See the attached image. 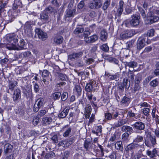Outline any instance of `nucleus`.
<instances>
[{
  "label": "nucleus",
  "instance_id": "f257e3e1",
  "mask_svg": "<svg viewBox=\"0 0 159 159\" xmlns=\"http://www.w3.org/2000/svg\"><path fill=\"white\" fill-rule=\"evenodd\" d=\"M140 16L137 14H134L131 16V19L127 20L124 22V24L127 27H134L138 25L140 23Z\"/></svg>",
  "mask_w": 159,
  "mask_h": 159
},
{
  "label": "nucleus",
  "instance_id": "f03ea898",
  "mask_svg": "<svg viewBox=\"0 0 159 159\" xmlns=\"http://www.w3.org/2000/svg\"><path fill=\"white\" fill-rule=\"evenodd\" d=\"M148 39L147 34H143L139 37L137 42V49L140 50L144 47L145 43H149V42L148 41Z\"/></svg>",
  "mask_w": 159,
  "mask_h": 159
},
{
  "label": "nucleus",
  "instance_id": "7ed1b4c3",
  "mask_svg": "<svg viewBox=\"0 0 159 159\" xmlns=\"http://www.w3.org/2000/svg\"><path fill=\"white\" fill-rule=\"evenodd\" d=\"M135 34L134 30H126L120 34V38L122 39H126L134 35Z\"/></svg>",
  "mask_w": 159,
  "mask_h": 159
},
{
  "label": "nucleus",
  "instance_id": "20e7f679",
  "mask_svg": "<svg viewBox=\"0 0 159 159\" xmlns=\"http://www.w3.org/2000/svg\"><path fill=\"white\" fill-rule=\"evenodd\" d=\"M102 6L101 2L99 0H93L89 3V7L92 9H96L100 8Z\"/></svg>",
  "mask_w": 159,
  "mask_h": 159
},
{
  "label": "nucleus",
  "instance_id": "39448f33",
  "mask_svg": "<svg viewBox=\"0 0 159 159\" xmlns=\"http://www.w3.org/2000/svg\"><path fill=\"white\" fill-rule=\"evenodd\" d=\"M18 36L14 34H11V50H14L18 43Z\"/></svg>",
  "mask_w": 159,
  "mask_h": 159
},
{
  "label": "nucleus",
  "instance_id": "423d86ee",
  "mask_svg": "<svg viewBox=\"0 0 159 159\" xmlns=\"http://www.w3.org/2000/svg\"><path fill=\"white\" fill-rule=\"evenodd\" d=\"M132 126L133 128L137 131L143 130L145 128L144 123L141 121L136 122Z\"/></svg>",
  "mask_w": 159,
  "mask_h": 159
},
{
  "label": "nucleus",
  "instance_id": "0eeeda50",
  "mask_svg": "<svg viewBox=\"0 0 159 159\" xmlns=\"http://www.w3.org/2000/svg\"><path fill=\"white\" fill-rule=\"evenodd\" d=\"M35 32L37 34L39 38L42 40H45L48 38L47 34L39 29H36Z\"/></svg>",
  "mask_w": 159,
  "mask_h": 159
},
{
  "label": "nucleus",
  "instance_id": "6e6552de",
  "mask_svg": "<svg viewBox=\"0 0 159 159\" xmlns=\"http://www.w3.org/2000/svg\"><path fill=\"white\" fill-rule=\"evenodd\" d=\"M141 145L139 144H136L133 142L129 144L125 148V150L127 152L131 151L134 149L141 147Z\"/></svg>",
  "mask_w": 159,
  "mask_h": 159
},
{
  "label": "nucleus",
  "instance_id": "1a4fd4ad",
  "mask_svg": "<svg viewBox=\"0 0 159 159\" xmlns=\"http://www.w3.org/2000/svg\"><path fill=\"white\" fill-rule=\"evenodd\" d=\"M52 41L53 43L58 45L62 43L63 41V38L61 36L56 34L53 37Z\"/></svg>",
  "mask_w": 159,
  "mask_h": 159
},
{
  "label": "nucleus",
  "instance_id": "9d476101",
  "mask_svg": "<svg viewBox=\"0 0 159 159\" xmlns=\"http://www.w3.org/2000/svg\"><path fill=\"white\" fill-rule=\"evenodd\" d=\"M98 38L97 35L94 34L91 36L88 37L85 36L84 37V40L88 43L94 42L98 39Z\"/></svg>",
  "mask_w": 159,
  "mask_h": 159
},
{
  "label": "nucleus",
  "instance_id": "9b49d317",
  "mask_svg": "<svg viewBox=\"0 0 159 159\" xmlns=\"http://www.w3.org/2000/svg\"><path fill=\"white\" fill-rule=\"evenodd\" d=\"M105 75L109 77V79L110 80H115L116 81L118 80L120 77V73H116L113 75H111L110 73L105 72Z\"/></svg>",
  "mask_w": 159,
  "mask_h": 159
},
{
  "label": "nucleus",
  "instance_id": "f8f14e48",
  "mask_svg": "<svg viewBox=\"0 0 159 159\" xmlns=\"http://www.w3.org/2000/svg\"><path fill=\"white\" fill-rule=\"evenodd\" d=\"M92 111L91 105L88 104L86 105L84 109V114L86 118H89L90 116Z\"/></svg>",
  "mask_w": 159,
  "mask_h": 159
},
{
  "label": "nucleus",
  "instance_id": "ddd939ff",
  "mask_svg": "<svg viewBox=\"0 0 159 159\" xmlns=\"http://www.w3.org/2000/svg\"><path fill=\"white\" fill-rule=\"evenodd\" d=\"M124 4V2L123 1L121 0L119 2L116 13L118 16H120L123 11Z\"/></svg>",
  "mask_w": 159,
  "mask_h": 159
},
{
  "label": "nucleus",
  "instance_id": "4468645a",
  "mask_svg": "<svg viewBox=\"0 0 159 159\" xmlns=\"http://www.w3.org/2000/svg\"><path fill=\"white\" fill-rule=\"evenodd\" d=\"M148 23L150 24H152L157 21L159 20V17L156 16H151L147 18Z\"/></svg>",
  "mask_w": 159,
  "mask_h": 159
},
{
  "label": "nucleus",
  "instance_id": "2eb2a0df",
  "mask_svg": "<svg viewBox=\"0 0 159 159\" xmlns=\"http://www.w3.org/2000/svg\"><path fill=\"white\" fill-rule=\"evenodd\" d=\"M8 2L7 1H4L3 0H0V17L1 16L2 13L5 10V8L7 7Z\"/></svg>",
  "mask_w": 159,
  "mask_h": 159
},
{
  "label": "nucleus",
  "instance_id": "dca6fc26",
  "mask_svg": "<svg viewBox=\"0 0 159 159\" xmlns=\"http://www.w3.org/2000/svg\"><path fill=\"white\" fill-rule=\"evenodd\" d=\"M25 43L24 40H21L19 43H17V44L16 46H15V48H14V50H19L25 49L24 46Z\"/></svg>",
  "mask_w": 159,
  "mask_h": 159
},
{
  "label": "nucleus",
  "instance_id": "f3484780",
  "mask_svg": "<svg viewBox=\"0 0 159 159\" xmlns=\"http://www.w3.org/2000/svg\"><path fill=\"white\" fill-rule=\"evenodd\" d=\"M76 11V10L75 9L67 10L66 12V14L65 16V17L66 18L74 17Z\"/></svg>",
  "mask_w": 159,
  "mask_h": 159
},
{
  "label": "nucleus",
  "instance_id": "a211bd4d",
  "mask_svg": "<svg viewBox=\"0 0 159 159\" xmlns=\"http://www.w3.org/2000/svg\"><path fill=\"white\" fill-rule=\"evenodd\" d=\"M84 52L85 53H86L85 51H83V52H80L77 53H74L71 55H70L69 58L72 60L77 59L82 56Z\"/></svg>",
  "mask_w": 159,
  "mask_h": 159
},
{
  "label": "nucleus",
  "instance_id": "6ab92c4d",
  "mask_svg": "<svg viewBox=\"0 0 159 159\" xmlns=\"http://www.w3.org/2000/svg\"><path fill=\"white\" fill-rule=\"evenodd\" d=\"M40 18L45 23H48L51 21V19L48 14L44 12H43L40 14Z\"/></svg>",
  "mask_w": 159,
  "mask_h": 159
},
{
  "label": "nucleus",
  "instance_id": "aec40b11",
  "mask_svg": "<svg viewBox=\"0 0 159 159\" xmlns=\"http://www.w3.org/2000/svg\"><path fill=\"white\" fill-rule=\"evenodd\" d=\"M157 151L156 148H154L152 151L148 149L146 151L147 155L150 158H153L156 157L157 155Z\"/></svg>",
  "mask_w": 159,
  "mask_h": 159
},
{
  "label": "nucleus",
  "instance_id": "412c9836",
  "mask_svg": "<svg viewBox=\"0 0 159 159\" xmlns=\"http://www.w3.org/2000/svg\"><path fill=\"white\" fill-rule=\"evenodd\" d=\"M62 129L65 131L63 136L65 137H67L69 136L70 133L71 132V128L67 125H66L63 127Z\"/></svg>",
  "mask_w": 159,
  "mask_h": 159
},
{
  "label": "nucleus",
  "instance_id": "4be33fe9",
  "mask_svg": "<svg viewBox=\"0 0 159 159\" xmlns=\"http://www.w3.org/2000/svg\"><path fill=\"white\" fill-rule=\"evenodd\" d=\"M126 123V121L125 120L121 119L120 120L117 122L115 123L113 125V128L118 127L124 125Z\"/></svg>",
  "mask_w": 159,
  "mask_h": 159
},
{
  "label": "nucleus",
  "instance_id": "5701e85b",
  "mask_svg": "<svg viewBox=\"0 0 159 159\" xmlns=\"http://www.w3.org/2000/svg\"><path fill=\"white\" fill-rule=\"evenodd\" d=\"M20 94V89H16L14 91L12 97L14 101H16L18 99Z\"/></svg>",
  "mask_w": 159,
  "mask_h": 159
},
{
  "label": "nucleus",
  "instance_id": "b1692460",
  "mask_svg": "<svg viewBox=\"0 0 159 159\" xmlns=\"http://www.w3.org/2000/svg\"><path fill=\"white\" fill-rule=\"evenodd\" d=\"M108 34L106 30H103L101 32L100 38L102 40L105 41L107 39Z\"/></svg>",
  "mask_w": 159,
  "mask_h": 159
},
{
  "label": "nucleus",
  "instance_id": "393cba45",
  "mask_svg": "<svg viewBox=\"0 0 159 159\" xmlns=\"http://www.w3.org/2000/svg\"><path fill=\"white\" fill-rule=\"evenodd\" d=\"M52 121V119L50 117H43L42 122L44 125H47L50 124Z\"/></svg>",
  "mask_w": 159,
  "mask_h": 159
},
{
  "label": "nucleus",
  "instance_id": "a878e982",
  "mask_svg": "<svg viewBox=\"0 0 159 159\" xmlns=\"http://www.w3.org/2000/svg\"><path fill=\"white\" fill-rule=\"evenodd\" d=\"M69 111L68 109L65 108L62 111H61L58 115V117L60 118H64L67 116Z\"/></svg>",
  "mask_w": 159,
  "mask_h": 159
},
{
  "label": "nucleus",
  "instance_id": "bb28decb",
  "mask_svg": "<svg viewBox=\"0 0 159 159\" xmlns=\"http://www.w3.org/2000/svg\"><path fill=\"white\" fill-rule=\"evenodd\" d=\"M121 130L123 132H127L131 133L133 132V129L132 127L130 126L127 125H124L122 127Z\"/></svg>",
  "mask_w": 159,
  "mask_h": 159
},
{
  "label": "nucleus",
  "instance_id": "cd10ccee",
  "mask_svg": "<svg viewBox=\"0 0 159 159\" xmlns=\"http://www.w3.org/2000/svg\"><path fill=\"white\" fill-rule=\"evenodd\" d=\"M137 63L134 61H131L129 62H126L125 64L126 66H128L129 68H134L137 66Z\"/></svg>",
  "mask_w": 159,
  "mask_h": 159
},
{
  "label": "nucleus",
  "instance_id": "c85d7f7f",
  "mask_svg": "<svg viewBox=\"0 0 159 159\" xmlns=\"http://www.w3.org/2000/svg\"><path fill=\"white\" fill-rule=\"evenodd\" d=\"M73 90L74 93H77L79 95L81 94L82 89L80 85H76Z\"/></svg>",
  "mask_w": 159,
  "mask_h": 159
},
{
  "label": "nucleus",
  "instance_id": "c756f323",
  "mask_svg": "<svg viewBox=\"0 0 159 159\" xmlns=\"http://www.w3.org/2000/svg\"><path fill=\"white\" fill-rule=\"evenodd\" d=\"M143 137L140 135H137L136 137L134 139L133 143H135L136 144H139V143L143 141Z\"/></svg>",
  "mask_w": 159,
  "mask_h": 159
},
{
  "label": "nucleus",
  "instance_id": "7c9ffc66",
  "mask_svg": "<svg viewBox=\"0 0 159 159\" xmlns=\"http://www.w3.org/2000/svg\"><path fill=\"white\" fill-rule=\"evenodd\" d=\"M115 147L116 148L117 150L122 151L123 150L122 142L120 141H118L116 143Z\"/></svg>",
  "mask_w": 159,
  "mask_h": 159
},
{
  "label": "nucleus",
  "instance_id": "2f4dec72",
  "mask_svg": "<svg viewBox=\"0 0 159 159\" xmlns=\"http://www.w3.org/2000/svg\"><path fill=\"white\" fill-rule=\"evenodd\" d=\"M130 100V99L129 98L126 96H124L121 101V104L126 106L129 103Z\"/></svg>",
  "mask_w": 159,
  "mask_h": 159
},
{
  "label": "nucleus",
  "instance_id": "473e14b6",
  "mask_svg": "<svg viewBox=\"0 0 159 159\" xmlns=\"http://www.w3.org/2000/svg\"><path fill=\"white\" fill-rule=\"evenodd\" d=\"M44 99L43 98H38L35 102V103L38 106L40 107L41 108L43 105Z\"/></svg>",
  "mask_w": 159,
  "mask_h": 159
},
{
  "label": "nucleus",
  "instance_id": "72a5a7b5",
  "mask_svg": "<svg viewBox=\"0 0 159 159\" xmlns=\"http://www.w3.org/2000/svg\"><path fill=\"white\" fill-rule=\"evenodd\" d=\"M84 29L82 27H77L75 29L74 31V34H78L83 33Z\"/></svg>",
  "mask_w": 159,
  "mask_h": 159
},
{
  "label": "nucleus",
  "instance_id": "f704fd0d",
  "mask_svg": "<svg viewBox=\"0 0 159 159\" xmlns=\"http://www.w3.org/2000/svg\"><path fill=\"white\" fill-rule=\"evenodd\" d=\"M27 98H32V93L31 90L27 89L24 92Z\"/></svg>",
  "mask_w": 159,
  "mask_h": 159
},
{
  "label": "nucleus",
  "instance_id": "c9c22d12",
  "mask_svg": "<svg viewBox=\"0 0 159 159\" xmlns=\"http://www.w3.org/2000/svg\"><path fill=\"white\" fill-rule=\"evenodd\" d=\"M149 139L151 142L152 146L153 147H154V145L157 144L155 137L150 135L149 137Z\"/></svg>",
  "mask_w": 159,
  "mask_h": 159
},
{
  "label": "nucleus",
  "instance_id": "e433bc0d",
  "mask_svg": "<svg viewBox=\"0 0 159 159\" xmlns=\"http://www.w3.org/2000/svg\"><path fill=\"white\" fill-rule=\"evenodd\" d=\"M42 76L43 79L50 78L49 72L47 70H44L42 72Z\"/></svg>",
  "mask_w": 159,
  "mask_h": 159
},
{
  "label": "nucleus",
  "instance_id": "4c0bfd02",
  "mask_svg": "<svg viewBox=\"0 0 159 159\" xmlns=\"http://www.w3.org/2000/svg\"><path fill=\"white\" fill-rule=\"evenodd\" d=\"M61 95V93L57 92L53 93L52 94V96L54 100H58L59 99Z\"/></svg>",
  "mask_w": 159,
  "mask_h": 159
},
{
  "label": "nucleus",
  "instance_id": "58836bf2",
  "mask_svg": "<svg viewBox=\"0 0 159 159\" xmlns=\"http://www.w3.org/2000/svg\"><path fill=\"white\" fill-rule=\"evenodd\" d=\"M100 48L102 51L107 52L109 51V48L107 44H103L100 46Z\"/></svg>",
  "mask_w": 159,
  "mask_h": 159
},
{
  "label": "nucleus",
  "instance_id": "ea45409f",
  "mask_svg": "<svg viewBox=\"0 0 159 159\" xmlns=\"http://www.w3.org/2000/svg\"><path fill=\"white\" fill-rule=\"evenodd\" d=\"M110 4V2L109 0H107L104 2L102 7L104 10H106Z\"/></svg>",
  "mask_w": 159,
  "mask_h": 159
},
{
  "label": "nucleus",
  "instance_id": "a19ab883",
  "mask_svg": "<svg viewBox=\"0 0 159 159\" xmlns=\"http://www.w3.org/2000/svg\"><path fill=\"white\" fill-rule=\"evenodd\" d=\"M129 134L127 132H125L121 136V139L123 141H127L129 137Z\"/></svg>",
  "mask_w": 159,
  "mask_h": 159
},
{
  "label": "nucleus",
  "instance_id": "79ce46f5",
  "mask_svg": "<svg viewBox=\"0 0 159 159\" xmlns=\"http://www.w3.org/2000/svg\"><path fill=\"white\" fill-rule=\"evenodd\" d=\"M142 78V75L139 74H137L135 76V84H139Z\"/></svg>",
  "mask_w": 159,
  "mask_h": 159
},
{
  "label": "nucleus",
  "instance_id": "37998d69",
  "mask_svg": "<svg viewBox=\"0 0 159 159\" xmlns=\"http://www.w3.org/2000/svg\"><path fill=\"white\" fill-rule=\"evenodd\" d=\"M47 112V110L45 109L41 110L38 112V116L40 117L43 116L45 115Z\"/></svg>",
  "mask_w": 159,
  "mask_h": 159
},
{
  "label": "nucleus",
  "instance_id": "c03bdc74",
  "mask_svg": "<svg viewBox=\"0 0 159 159\" xmlns=\"http://www.w3.org/2000/svg\"><path fill=\"white\" fill-rule=\"evenodd\" d=\"M158 84V82L157 79H155L150 83V85L151 86L154 87L157 86Z\"/></svg>",
  "mask_w": 159,
  "mask_h": 159
},
{
  "label": "nucleus",
  "instance_id": "a18cd8bd",
  "mask_svg": "<svg viewBox=\"0 0 159 159\" xmlns=\"http://www.w3.org/2000/svg\"><path fill=\"white\" fill-rule=\"evenodd\" d=\"M128 80L127 79H124L123 80V84L124 86L125 87L126 89H129L130 86V82L129 81V85H128Z\"/></svg>",
  "mask_w": 159,
  "mask_h": 159
},
{
  "label": "nucleus",
  "instance_id": "49530a36",
  "mask_svg": "<svg viewBox=\"0 0 159 159\" xmlns=\"http://www.w3.org/2000/svg\"><path fill=\"white\" fill-rule=\"evenodd\" d=\"M154 30L153 29H151L148 31L147 34H147V38L148 37H152L154 36Z\"/></svg>",
  "mask_w": 159,
  "mask_h": 159
},
{
  "label": "nucleus",
  "instance_id": "de8ad7c7",
  "mask_svg": "<svg viewBox=\"0 0 159 159\" xmlns=\"http://www.w3.org/2000/svg\"><path fill=\"white\" fill-rule=\"evenodd\" d=\"M85 90L86 91L88 92H91L93 90V86L91 84H87L85 87Z\"/></svg>",
  "mask_w": 159,
  "mask_h": 159
},
{
  "label": "nucleus",
  "instance_id": "09e8293b",
  "mask_svg": "<svg viewBox=\"0 0 159 159\" xmlns=\"http://www.w3.org/2000/svg\"><path fill=\"white\" fill-rule=\"evenodd\" d=\"M10 144L9 143H7L5 145L4 147V152L5 153H7L10 149Z\"/></svg>",
  "mask_w": 159,
  "mask_h": 159
},
{
  "label": "nucleus",
  "instance_id": "8fccbe9b",
  "mask_svg": "<svg viewBox=\"0 0 159 159\" xmlns=\"http://www.w3.org/2000/svg\"><path fill=\"white\" fill-rule=\"evenodd\" d=\"M68 97V93L67 92H64L61 95V100L64 101L66 100Z\"/></svg>",
  "mask_w": 159,
  "mask_h": 159
},
{
  "label": "nucleus",
  "instance_id": "3c124183",
  "mask_svg": "<svg viewBox=\"0 0 159 159\" xmlns=\"http://www.w3.org/2000/svg\"><path fill=\"white\" fill-rule=\"evenodd\" d=\"M150 111V109L148 108H145L143 109V112L144 114L146 116H148Z\"/></svg>",
  "mask_w": 159,
  "mask_h": 159
},
{
  "label": "nucleus",
  "instance_id": "603ef678",
  "mask_svg": "<svg viewBox=\"0 0 159 159\" xmlns=\"http://www.w3.org/2000/svg\"><path fill=\"white\" fill-rule=\"evenodd\" d=\"M90 142L86 140L85 141L84 143V147L86 151H89V145Z\"/></svg>",
  "mask_w": 159,
  "mask_h": 159
},
{
  "label": "nucleus",
  "instance_id": "864d4df0",
  "mask_svg": "<svg viewBox=\"0 0 159 159\" xmlns=\"http://www.w3.org/2000/svg\"><path fill=\"white\" fill-rule=\"evenodd\" d=\"M150 140L149 139L146 138L145 139L144 143L145 145L147 147L151 148L152 146V145L151 144L150 142Z\"/></svg>",
  "mask_w": 159,
  "mask_h": 159
},
{
  "label": "nucleus",
  "instance_id": "5fc2aeb1",
  "mask_svg": "<svg viewBox=\"0 0 159 159\" xmlns=\"http://www.w3.org/2000/svg\"><path fill=\"white\" fill-rule=\"evenodd\" d=\"M133 45V43L132 41H129L128 42L125 44L126 48L125 49H128L132 47Z\"/></svg>",
  "mask_w": 159,
  "mask_h": 159
},
{
  "label": "nucleus",
  "instance_id": "6e6d98bb",
  "mask_svg": "<svg viewBox=\"0 0 159 159\" xmlns=\"http://www.w3.org/2000/svg\"><path fill=\"white\" fill-rule=\"evenodd\" d=\"M129 74L128 77L131 79V81H133L134 80V77L135 75L134 74L133 72L132 71L129 70Z\"/></svg>",
  "mask_w": 159,
  "mask_h": 159
},
{
  "label": "nucleus",
  "instance_id": "4d7b16f0",
  "mask_svg": "<svg viewBox=\"0 0 159 159\" xmlns=\"http://www.w3.org/2000/svg\"><path fill=\"white\" fill-rule=\"evenodd\" d=\"M39 118L38 117H36L34 118L33 121V124L34 125H37L39 122Z\"/></svg>",
  "mask_w": 159,
  "mask_h": 159
},
{
  "label": "nucleus",
  "instance_id": "13d9d810",
  "mask_svg": "<svg viewBox=\"0 0 159 159\" xmlns=\"http://www.w3.org/2000/svg\"><path fill=\"white\" fill-rule=\"evenodd\" d=\"M45 10L48 13H52L54 12L55 11V9L51 7H49L46 8Z\"/></svg>",
  "mask_w": 159,
  "mask_h": 159
},
{
  "label": "nucleus",
  "instance_id": "bf43d9fd",
  "mask_svg": "<svg viewBox=\"0 0 159 159\" xmlns=\"http://www.w3.org/2000/svg\"><path fill=\"white\" fill-rule=\"evenodd\" d=\"M105 118L107 120H110L112 119V116L109 113H107L105 114Z\"/></svg>",
  "mask_w": 159,
  "mask_h": 159
},
{
  "label": "nucleus",
  "instance_id": "052dcab7",
  "mask_svg": "<svg viewBox=\"0 0 159 159\" xmlns=\"http://www.w3.org/2000/svg\"><path fill=\"white\" fill-rule=\"evenodd\" d=\"M40 108V107L37 105V104L35 103L33 107V110L34 112H37Z\"/></svg>",
  "mask_w": 159,
  "mask_h": 159
},
{
  "label": "nucleus",
  "instance_id": "680f3d73",
  "mask_svg": "<svg viewBox=\"0 0 159 159\" xmlns=\"http://www.w3.org/2000/svg\"><path fill=\"white\" fill-rule=\"evenodd\" d=\"M139 106L140 107H147L149 106H150V105L148 104L146 102H143V103H141L139 104Z\"/></svg>",
  "mask_w": 159,
  "mask_h": 159
},
{
  "label": "nucleus",
  "instance_id": "e2e57ef3",
  "mask_svg": "<svg viewBox=\"0 0 159 159\" xmlns=\"http://www.w3.org/2000/svg\"><path fill=\"white\" fill-rule=\"evenodd\" d=\"M42 80L44 84L47 85L49 84V81H51V79L50 78L43 79Z\"/></svg>",
  "mask_w": 159,
  "mask_h": 159
},
{
  "label": "nucleus",
  "instance_id": "0e129e2a",
  "mask_svg": "<svg viewBox=\"0 0 159 159\" xmlns=\"http://www.w3.org/2000/svg\"><path fill=\"white\" fill-rule=\"evenodd\" d=\"M84 5V1H81L78 4L77 7L79 9H81L83 7Z\"/></svg>",
  "mask_w": 159,
  "mask_h": 159
},
{
  "label": "nucleus",
  "instance_id": "69168bd1",
  "mask_svg": "<svg viewBox=\"0 0 159 159\" xmlns=\"http://www.w3.org/2000/svg\"><path fill=\"white\" fill-rule=\"evenodd\" d=\"M34 89L35 93H37L39 91V88L38 85L37 84L35 83L34 84Z\"/></svg>",
  "mask_w": 159,
  "mask_h": 159
},
{
  "label": "nucleus",
  "instance_id": "338daca9",
  "mask_svg": "<svg viewBox=\"0 0 159 159\" xmlns=\"http://www.w3.org/2000/svg\"><path fill=\"white\" fill-rule=\"evenodd\" d=\"M140 87L139 84H135L134 85V92L139 90Z\"/></svg>",
  "mask_w": 159,
  "mask_h": 159
},
{
  "label": "nucleus",
  "instance_id": "774afa93",
  "mask_svg": "<svg viewBox=\"0 0 159 159\" xmlns=\"http://www.w3.org/2000/svg\"><path fill=\"white\" fill-rule=\"evenodd\" d=\"M52 4L57 7H59V5L57 0H52Z\"/></svg>",
  "mask_w": 159,
  "mask_h": 159
}]
</instances>
